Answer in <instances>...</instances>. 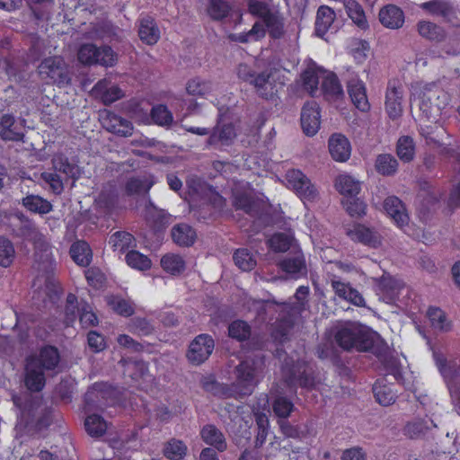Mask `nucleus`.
Instances as JSON below:
<instances>
[{
	"mask_svg": "<svg viewBox=\"0 0 460 460\" xmlns=\"http://www.w3.org/2000/svg\"><path fill=\"white\" fill-rule=\"evenodd\" d=\"M334 339L344 350L370 351L381 361L386 358L387 347L377 333L358 323L348 322L338 327Z\"/></svg>",
	"mask_w": 460,
	"mask_h": 460,
	"instance_id": "obj_1",
	"label": "nucleus"
},
{
	"mask_svg": "<svg viewBox=\"0 0 460 460\" xmlns=\"http://www.w3.org/2000/svg\"><path fill=\"white\" fill-rule=\"evenodd\" d=\"M267 31L270 37L274 40H279L285 36L286 29L284 17L278 10H275L263 22H255L252 29L248 31L242 33H232L228 36V39L231 41L240 43L258 41L266 36Z\"/></svg>",
	"mask_w": 460,
	"mask_h": 460,
	"instance_id": "obj_2",
	"label": "nucleus"
},
{
	"mask_svg": "<svg viewBox=\"0 0 460 460\" xmlns=\"http://www.w3.org/2000/svg\"><path fill=\"white\" fill-rule=\"evenodd\" d=\"M414 101H418L420 120L433 122L437 121L441 110L447 104L448 95L441 88L429 85Z\"/></svg>",
	"mask_w": 460,
	"mask_h": 460,
	"instance_id": "obj_3",
	"label": "nucleus"
},
{
	"mask_svg": "<svg viewBox=\"0 0 460 460\" xmlns=\"http://www.w3.org/2000/svg\"><path fill=\"white\" fill-rule=\"evenodd\" d=\"M40 77L49 84L64 87L71 83V75L64 58L60 56L44 58L38 66Z\"/></svg>",
	"mask_w": 460,
	"mask_h": 460,
	"instance_id": "obj_4",
	"label": "nucleus"
},
{
	"mask_svg": "<svg viewBox=\"0 0 460 460\" xmlns=\"http://www.w3.org/2000/svg\"><path fill=\"white\" fill-rule=\"evenodd\" d=\"M50 424V413L39 403H30L22 411L17 427L33 434Z\"/></svg>",
	"mask_w": 460,
	"mask_h": 460,
	"instance_id": "obj_5",
	"label": "nucleus"
},
{
	"mask_svg": "<svg viewBox=\"0 0 460 460\" xmlns=\"http://www.w3.org/2000/svg\"><path fill=\"white\" fill-rule=\"evenodd\" d=\"M78 60L84 65H101L103 66H113L116 65L117 54L109 46L97 48L93 44H84L80 47L77 54Z\"/></svg>",
	"mask_w": 460,
	"mask_h": 460,
	"instance_id": "obj_6",
	"label": "nucleus"
},
{
	"mask_svg": "<svg viewBox=\"0 0 460 460\" xmlns=\"http://www.w3.org/2000/svg\"><path fill=\"white\" fill-rule=\"evenodd\" d=\"M235 382L231 385L230 396L244 397L252 393L257 381L255 380V368L253 362L250 360L242 361L235 367Z\"/></svg>",
	"mask_w": 460,
	"mask_h": 460,
	"instance_id": "obj_7",
	"label": "nucleus"
},
{
	"mask_svg": "<svg viewBox=\"0 0 460 460\" xmlns=\"http://www.w3.org/2000/svg\"><path fill=\"white\" fill-rule=\"evenodd\" d=\"M256 93L265 100H272L279 90L284 85L280 72L276 68H269L257 74L252 84Z\"/></svg>",
	"mask_w": 460,
	"mask_h": 460,
	"instance_id": "obj_8",
	"label": "nucleus"
},
{
	"mask_svg": "<svg viewBox=\"0 0 460 460\" xmlns=\"http://www.w3.org/2000/svg\"><path fill=\"white\" fill-rule=\"evenodd\" d=\"M19 218L21 219V226L19 229L21 234L24 237L34 239L36 256L43 261H49L51 257L49 243L45 241L43 235L38 231L34 222L22 214Z\"/></svg>",
	"mask_w": 460,
	"mask_h": 460,
	"instance_id": "obj_9",
	"label": "nucleus"
},
{
	"mask_svg": "<svg viewBox=\"0 0 460 460\" xmlns=\"http://www.w3.org/2000/svg\"><path fill=\"white\" fill-rule=\"evenodd\" d=\"M215 347L214 340L208 334L198 335L190 344L186 357L193 365H200L211 355Z\"/></svg>",
	"mask_w": 460,
	"mask_h": 460,
	"instance_id": "obj_10",
	"label": "nucleus"
},
{
	"mask_svg": "<svg viewBox=\"0 0 460 460\" xmlns=\"http://www.w3.org/2000/svg\"><path fill=\"white\" fill-rule=\"evenodd\" d=\"M286 179L288 187L292 188L303 200L312 201L317 197L315 187L301 171H288Z\"/></svg>",
	"mask_w": 460,
	"mask_h": 460,
	"instance_id": "obj_11",
	"label": "nucleus"
},
{
	"mask_svg": "<svg viewBox=\"0 0 460 460\" xmlns=\"http://www.w3.org/2000/svg\"><path fill=\"white\" fill-rule=\"evenodd\" d=\"M283 379L291 388L297 385L309 388L314 385L313 374L304 363H296L291 367L287 365L283 368Z\"/></svg>",
	"mask_w": 460,
	"mask_h": 460,
	"instance_id": "obj_12",
	"label": "nucleus"
},
{
	"mask_svg": "<svg viewBox=\"0 0 460 460\" xmlns=\"http://www.w3.org/2000/svg\"><path fill=\"white\" fill-rule=\"evenodd\" d=\"M377 287V295L387 304L394 303L399 296L403 284L384 272L380 278H372Z\"/></svg>",
	"mask_w": 460,
	"mask_h": 460,
	"instance_id": "obj_13",
	"label": "nucleus"
},
{
	"mask_svg": "<svg viewBox=\"0 0 460 460\" xmlns=\"http://www.w3.org/2000/svg\"><path fill=\"white\" fill-rule=\"evenodd\" d=\"M402 93L401 85H397L395 82L388 83L385 108L388 117L393 120L399 119L402 114Z\"/></svg>",
	"mask_w": 460,
	"mask_h": 460,
	"instance_id": "obj_14",
	"label": "nucleus"
},
{
	"mask_svg": "<svg viewBox=\"0 0 460 460\" xmlns=\"http://www.w3.org/2000/svg\"><path fill=\"white\" fill-rule=\"evenodd\" d=\"M301 127L309 137L314 136L320 128V108L316 102H308L302 108Z\"/></svg>",
	"mask_w": 460,
	"mask_h": 460,
	"instance_id": "obj_15",
	"label": "nucleus"
},
{
	"mask_svg": "<svg viewBox=\"0 0 460 460\" xmlns=\"http://www.w3.org/2000/svg\"><path fill=\"white\" fill-rule=\"evenodd\" d=\"M101 123L107 131L121 137H130L133 133L131 121L111 111L101 115Z\"/></svg>",
	"mask_w": 460,
	"mask_h": 460,
	"instance_id": "obj_16",
	"label": "nucleus"
},
{
	"mask_svg": "<svg viewBox=\"0 0 460 460\" xmlns=\"http://www.w3.org/2000/svg\"><path fill=\"white\" fill-rule=\"evenodd\" d=\"M0 137L4 141L24 142L22 124L18 123L14 116L3 114L0 117Z\"/></svg>",
	"mask_w": 460,
	"mask_h": 460,
	"instance_id": "obj_17",
	"label": "nucleus"
},
{
	"mask_svg": "<svg viewBox=\"0 0 460 460\" xmlns=\"http://www.w3.org/2000/svg\"><path fill=\"white\" fill-rule=\"evenodd\" d=\"M25 385L31 392H40L45 386L44 370L35 359H27L25 366Z\"/></svg>",
	"mask_w": 460,
	"mask_h": 460,
	"instance_id": "obj_18",
	"label": "nucleus"
},
{
	"mask_svg": "<svg viewBox=\"0 0 460 460\" xmlns=\"http://www.w3.org/2000/svg\"><path fill=\"white\" fill-rule=\"evenodd\" d=\"M347 87L348 93L355 107L364 112L369 111L370 104L367 96L365 84L358 78H351L348 82Z\"/></svg>",
	"mask_w": 460,
	"mask_h": 460,
	"instance_id": "obj_19",
	"label": "nucleus"
},
{
	"mask_svg": "<svg viewBox=\"0 0 460 460\" xmlns=\"http://www.w3.org/2000/svg\"><path fill=\"white\" fill-rule=\"evenodd\" d=\"M378 18L382 25L392 30L400 29L404 23L402 10L394 4H387L382 7Z\"/></svg>",
	"mask_w": 460,
	"mask_h": 460,
	"instance_id": "obj_20",
	"label": "nucleus"
},
{
	"mask_svg": "<svg viewBox=\"0 0 460 460\" xmlns=\"http://www.w3.org/2000/svg\"><path fill=\"white\" fill-rule=\"evenodd\" d=\"M331 285L334 293L340 298L346 300L356 306H366V301L363 296L356 288H352L349 283L332 279Z\"/></svg>",
	"mask_w": 460,
	"mask_h": 460,
	"instance_id": "obj_21",
	"label": "nucleus"
},
{
	"mask_svg": "<svg viewBox=\"0 0 460 460\" xmlns=\"http://www.w3.org/2000/svg\"><path fill=\"white\" fill-rule=\"evenodd\" d=\"M138 36L146 45H155L160 39V30L151 16H144L138 20Z\"/></svg>",
	"mask_w": 460,
	"mask_h": 460,
	"instance_id": "obj_22",
	"label": "nucleus"
},
{
	"mask_svg": "<svg viewBox=\"0 0 460 460\" xmlns=\"http://www.w3.org/2000/svg\"><path fill=\"white\" fill-rule=\"evenodd\" d=\"M384 209L399 226H403L409 222V216L401 199L395 196L387 197L384 201Z\"/></svg>",
	"mask_w": 460,
	"mask_h": 460,
	"instance_id": "obj_23",
	"label": "nucleus"
},
{
	"mask_svg": "<svg viewBox=\"0 0 460 460\" xmlns=\"http://www.w3.org/2000/svg\"><path fill=\"white\" fill-rule=\"evenodd\" d=\"M420 8L431 15L440 16L446 21H452L456 17V10L447 0H431L422 3Z\"/></svg>",
	"mask_w": 460,
	"mask_h": 460,
	"instance_id": "obj_24",
	"label": "nucleus"
},
{
	"mask_svg": "<svg viewBox=\"0 0 460 460\" xmlns=\"http://www.w3.org/2000/svg\"><path fill=\"white\" fill-rule=\"evenodd\" d=\"M329 151L334 160L345 162L350 156L349 141L341 134H333L329 139Z\"/></svg>",
	"mask_w": 460,
	"mask_h": 460,
	"instance_id": "obj_25",
	"label": "nucleus"
},
{
	"mask_svg": "<svg viewBox=\"0 0 460 460\" xmlns=\"http://www.w3.org/2000/svg\"><path fill=\"white\" fill-rule=\"evenodd\" d=\"M146 219L150 226L159 231L168 226L172 216L164 209H160L149 199L146 205Z\"/></svg>",
	"mask_w": 460,
	"mask_h": 460,
	"instance_id": "obj_26",
	"label": "nucleus"
},
{
	"mask_svg": "<svg viewBox=\"0 0 460 460\" xmlns=\"http://www.w3.org/2000/svg\"><path fill=\"white\" fill-rule=\"evenodd\" d=\"M236 137L234 128L232 124L217 125L214 128L208 139L209 146H230Z\"/></svg>",
	"mask_w": 460,
	"mask_h": 460,
	"instance_id": "obj_27",
	"label": "nucleus"
},
{
	"mask_svg": "<svg viewBox=\"0 0 460 460\" xmlns=\"http://www.w3.org/2000/svg\"><path fill=\"white\" fill-rule=\"evenodd\" d=\"M233 206L236 210H243L251 217H257L260 214V202L245 192L234 193Z\"/></svg>",
	"mask_w": 460,
	"mask_h": 460,
	"instance_id": "obj_28",
	"label": "nucleus"
},
{
	"mask_svg": "<svg viewBox=\"0 0 460 460\" xmlns=\"http://www.w3.org/2000/svg\"><path fill=\"white\" fill-rule=\"evenodd\" d=\"M27 359H35L39 362V367L45 370H54L60 360L58 349L52 346L42 348L38 356H31Z\"/></svg>",
	"mask_w": 460,
	"mask_h": 460,
	"instance_id": "obj_29",
	"label": "nucleus"
},
{
	"mask_svg": "<svg viewBox=\"0 0 460 460\" xmlns=\"http://www.w3.org/2000/svg\"><path fill=\"white\" fill-rule=\"evenodd\" d=\"M172 238L179 246H191L197 237L196 231L187 224H178L172 228Z\"/></svg>",
	"mask_w": 460,
	"mask_h": 460,
	"instance_id": "obj_30",
	"label": "nucleus"
},
{
	"mask_svg": "<svg viewBox=\"0 0 460 460\" xmlns=\"http://www.w3.org/2000/svg\"><path fill=\"white\" fill-rule=\"evenodd\" d=\"M200 436L206 444L214 447L218 451L223 452L226 449L225 436L215 425H205L200 431Z\"/></svg>",
	"mask_w": 460,
	"mask_h": 460,
	"instance_id": "obj_31",
	"label": "nucleus"
},
{
	"mask_svg": "<svg viewBox=\"0 0 460 460\" xmlns=\"http://www.w3.org/2000/svg\"><path fill=\"white\" fill-rule=\"evenodd\" d=\"M321 90L327 100H338L344 95L342 86L337 75L333 73H329L324 76Z\"/></svg>",
	"mask_w": 460,
	"mask_h": 460,
	"instance_id": "obj_32",
	"label": "nucleus"
},
{
	"mask_svg": "<svg viewBox=\"0 0 460 460\" xmlns=\"http://www.w3.org/2000/svg\"><path fill=\"white\" fill-rule=\"evenodd\" d=\"M22 206L29 211L40 215L49 213L53 209L52 204L39 195L28 194L22 199Z\"/></svg>",
	"mask_w": 460,
	"mask_h": 460,
	"instance_id": "obj_33",
	"label": "nucleus"
},
{
	"mask_svg": "<svg viewBox=\"0 0 460 460\" xmlns=\"http://www.w3.org/2000/svg\"><path fill=\"white\" fill-rule=\"evenodd\" d=\"M279 265L283 271L295 279L306 273L305 259L301 254L286 258Z\"/></svg>",
	"mask_w": 460,
	"mask_h": 460,
	"instance_id": "obj_34",
	"label": "nucleus"
},
{
	"mask_svg": "<svg viewBox=\"0 0 460 460\" xmlns=\"http://www.w3.org/2000/svg\"><path fill=\"white\" fill-rule=\"evenodd\" d=\"M343 5L348 16L361 30L368 28V22L363 7L356 0H343Z\"/></svg>",
	"mask_w": 460,
	"mask_h": 460,
	"instance_id": "obj_35",
	"label": "nucleus"
},
{
	"mask_svg": "<svg viewBox=\"0 0 460 460\" xmlns=\"http://www.w3.org/2000/svg\"><path fill=\"white\" fill-rule=\"evenodd\" d=\"M155 181L151 176H139L129 178L126 183L125 190L128 195L145 194L154 185Z\"/></svg>",
	"mask_w": 460,
	"mask_h": 460,
	"instance_id": "obj_36",
	"label": "nucleus"
},
{
	"mask_svg": "<svg viewBox=\"0 0 460 460\" xmlns=\"http://www.w3.org/2000/svg\"><path fill=\"white\" fill-rule=\"evenodd\" d=\"M427 316L431 327L440 332H447L452 329V323L446 313L438 307H429Z\"/></svg>",
	"mask_w": 460,
	"mask_h": 460,
	"instance_id": "obj_37",
	"label": "nucleus"
},
{
	"mask_svg": "<svg viewBox=\"0 0 460 460\" xmlns=\"http://www.w3.org/2000/svg\"><path fill=\"white\" fill-rule=\"evenodd\" d=\"M420 35L429 40L442 41L446 39L445 30L434 22L429 21H420L417 24Z\"/></svg>",
	"mask_w": 460,
	"mask_h": 460,
	"instance_id": "obj_38",
	"label": "nucleus"
},
{
	"mask_svg": "<svg viewBox=\"0 0 460 460\" xmlns=\"http://www.w3.org/2000/svg\"><path fill=\"white\" fill-rule=\"evenodd\" d=\"M335 19L333 10L328 6L319 7L315 21V32L318 36H323Z\"/></svg>",
	"mask_w": 460,
	"mask_h": 460,
	"instance_id": "obj_39",
	"label": "nucleus"
},
{
	"mask_svg": "<svg viewBox=\"0 0 460 460\" xmlns=\"http://www.w3.org/2000/svg\"><path fill=\"white\" fill-rule=\"evenodd\" d=\"M373 392L376 402L383 406H389L395 402L396 394L391 386L384 383L383 379L375 383Z\"/></svg>",
	"mask_w": 460,
	"mask_h": 460,
	"instance_id": "obj_40",
	"label": "nucleus"
},
{
	"mask_svg": "<svg viewBox=\"0 0 460 460\" xmlns=\"http://www.w3.org/2000/svg\"><path fill=\"white\" fill-rule=\"evenodd\" d=\"M70 254L74 261L83 267H86L91 263L92 252L85 242H76L70 248Z\"/></svg>",
	"mask_w": 460,
	"mask_h": 460,
	"instance_id": "obj_41",
	"label": "nucleus"
},
{
	"mask_svg": "<svg viewBox=\"0 0 460 460\" xmlns=\"http://www.w3.org/2000/svg\"><path fill=\"white\" fill-rule=\"evenodd\" d=\"M429 429L430 426L428 420L417 419L407 422L403 427L402 432L403 435L410 439H420L422 438Z\"/></svg>",
	"mask_w": 460,
	"mask_h": 460,
	"instance_id": "obj_42",
	"label": "nucleus"
},
{
	"mask_svg": "<svg viewBox=\"0 0 460 460\" xmlns=\"http://www.w3.org/2000/svg\"><path fill=\"white\" fill-rule=\"evenodd\" d=\"M349 234L352 239L358 240L371 247H376L380 244L379 235L364 226L359 225L355 226Z\"/></svg>",
	"mask_w": 460,
	"mask_h": 460,
	"instance_id": "obj_43",
	"label": "nucleus"
},
{
	"mask_svg": "<svg viewBox=\"0 0 460 460\" xmlns=\"http://www.w3.org/2000/svg\"><path fill=\"white\" fill-rule=\"evenodd\" d=\"M231 11L232 7L226 0H208L207 13L214 21H222Z\"/></svg>",
	"mask_w": 460,
	"mask_h": 460,
	"instance_id": "obj_44",
	"label": "nucleus"
},
{
	"mask_svg": "<svg viewBox=\"0 0 460 460\" xmlns=\"http://www.w3.org/2000/svg\"><path fill=\"white\" fill-rule=\"evenodd\" d=\"M337 190L345 196L354 197L360 191V183L350 175H340L336 180Z\"/></svg>",
	"mask_w": 460,
	"mask_h": 460,
	"instance_id": "obj_45",
	"label": "nucleus"
},
{
	"mask_svg": "<svg viewBox=\"0 0 460 460\" xmlns=\"http://www.w3.org/2000/svg\"><path fill=\"white\" fill-rule=\"evenodd\" d=\"M164 456L171 460H181L187 454V446L179 439L172 438L163 447Z\"/></svg>",
	"mask_w": 460,
	"mask_h": 460,
	"instance_id": "obj_46",
	"label": "nucleus"
},
{
	"mask_svg": "<svg viewBox=\"0 0 460 460\" xmlns=\"http://www.w3.org/2000/svg\"><path fill=\"white\" fill-rule=\"evenodd\" d=\"M375 167L380 174L390 176L397 172L398 162L392 155L382 154L377 155Z\"/></svg>",
	"mask_w": 460,
	"mask_h": 460,
	"instance_id": "obj_47",
	"label": "nucleus"
},
{
	"mask_svg": "<svg viewBox=\"0 0 460 460\" xmlns=\"http://www.w3.org/2000/svg\"><path fill=\"white\" fill-rule=\"evenodd\" d=\"M161 266L166 272L172 275H176L184 270L185 262L180 255L167 253L162 257Z\"/></svg>",
	"mask_w": 460,
	"mask_h": 460,
	"instance_id": "obj_48",
	"label": "nucleus"
},
{
	"mask_svg": "<svg viewBox=\"0 0 460 460\" xmlns=\"http://www.w3.org/2000/svg\"><path fill=\"white\" fill-rule=\"evenodd\" d=\"M111 385L107 383L100 382L93 384L84 394L85 404L90 406L100 400L104 399L110 394Z\"/></svg>",
	"mask_w": 460,
	"mask_h": 460,
	"instance_id": "obj_49",
	"label": "nucleus"
},
{
	"mask_svg": "<svg viewBox=\"0 0 460 460\" xmlns=\"http://www.w3.org/2000/svg\"><path fill=\"white\" fill-rule=\"evenodd\" d=\"M134 242L135 238L131 234L125 231H118L111 235L109 243L114 251L122 253L132 246Z\"/></svg>",
	"mask_w": 460,
	"mask_h": 460,
	"instance_id": "obj_50",
	"label": "nucleus"
},
{
	"mask_svg": "<svg viewBox=\"0 0 460 460\" xmlns=\"http://www.w3.org/2000/svg\"><path fill=\"white\" fill-rule=\"evenodd\" d=\"M396 153L404 163L411 161L415 155L414 141L411 137H401L397 141Z\"/></svg>",
	"mask_w": 460,
	"mask_h": 460,
	"instance_id": "obj_51",
	"label": "nucleus"
},
{
	"mask_svg": "<svg viewBox=\"0 0 460 460\" xmlns=\"http://www.w3.org/2000/svg\"><path fill=\"white\" fill-rule=\"evenodd\" d=\"M84 427L91 437L98 438L105 433L107 423L100 415L93 414L85 419Z\"/></svg>",
	"mask_w": 460,
	"mask_h": 460,
	"instance_id": "obj_52",
	"label": "nucleus"
},
{
	"mask_svg": "<svg viewBox=\"0 0 460 460\" xmlns=\"http://www.w3.org/2000/svg\"><path fill=\"white\" fill-rule=\"evenodd\" d=\"M108 305L113 311L124 317L131 316L135 313L133 302L121 296H115L110 297Z\"/></svg>",
	"mask_w": 460,
	"mask_h": 460,
	"instance_id": "obj_53",
	"label": "nucleus"
},
{
	"mask_svg": "<svg viewBox=\"0 0 460 460\" xmlns=\"http://www.w3.org/2000/svg\"><path fill=\"white\" fill-rule=\"evenodd\" d=\"M52 164L56 172L65 174L67 178H78L79 172L77 166L70 164L66 157L63 155H56L52 159Z\"/></svg>",
	"mask_w": 460,
	"mask_h": 460,
	"instance_id": "obj_54",
	"label": "nucleus"
},
{
	"mask_svg": "<svg viewBox=\"0 0 460 460\" xmlns=\"http://www.w3.org/2000/svg\"><path fill=\"white\" fill-rule=\"evenodd\" d=\"M247 11L251 15L263 22L275 10L266 2L261 0H247Z\"/></svg>",
	"mask_w": 460,
	"mask_h": 460,
	"instance_id": "obj_55",
	"label": "nucleus"
},
{
	"mask_svg": "<svg viewBox=\"0 0 460 460\" xmlns=\"http://www.w3.org/2000/svg\"><path fill=\"white\" fill-rule=\"evenodd\" d=\"M235 265L243 271H250L256 266V260L248 249L235 251L233 256Z\"/></svg>",
	"mask_w": 460,
	"mask_h": 460,
	"instance_id": "obj_56",
	"label": "nucleus"
},
{
	"mask_svg": "<svg viewBox=\"0 0 460 460\" xmlns=\"http://www.w3.org/2000/svg\"><path fill=\"white\" fill-rule=\"evenodd\" d=\"M128 330L140 336H148L153 333V324L145 317H134L128 323Z\"/></svg>",
	"mask_w": 460,
	"mask_h": 460,
	"instance_id": "obj_57",
	"label": "nucleus"
},
{
	"mask_svg": "<svg viewBox=\"0 0 460 460\" xmlns=\"http://www.w3.org/2000/svg\"><path fill=\"white\" fill-rule=\"evenodd\" d=\"M251 332V326L242 320H235L228 326L229 336L240 341L248 340Z\"/></svg>",
	"mask_w": 460,
	"mask_h": 460,
	"instance_id": "obj_58",
	"label": "nucleus"
},
{
	"mask_svg": "<svg viewBox=\"0 0 460 460\" xmlns=\"http://www.w3.org/2000/svg\"><path fill=\"white\" fill-rule=\"evenodd\" d=\"M128 265L138 270H146L151 268V260L137 251L132 250L126 254Z\"/></svg>",
	"mask_w": 460,
	"mask_h": 460,
	"instance_id": "obj_59",
	"label": "nucleus"
},
{
	"mask_svg": "<svg viewBox=\"0 0 460 460\" xmlns=\"http://www.w3.org/2000/svg\"><path fill=\"white\" fill-rule=\"evenodd\" d=\"M272 409L279 420L288 419L294 411V403L285 396H277L273 402Z\"/></svg>",
	"mask_w": 460,
	"mask_h": 460,
	"instance_id": "obj_60",
	"label": "nucleus"
},
{
	"mask_svg": "<svg viewBox=\"0 0 460 460\" xmlns=\"http://www.w3.org/2000/svg\"><path fill=\"white\" fill-rule=\"evenodd\" d=\"M151 118L155 124L160 126H170L173 121L172 112L163 104L152 108Z\"/></svg>",
	"mask_w": 460,
	"mask_h": 460,
	"instance_id": "obj_61",
	"label": "nucleus"
},
{
	"mask_svg": "<svg viewBox=\"0 0 460 460\" xmlns=\"http://www.w3.org/2000/svg\"><path fill=\"white\" fill-rule=\"evenodd\" d=\"M292 238L284 233L274 234L269 240L268 244L276 252H285L291 245Z\"/></svg>",
	"mask_w": 460,
	"mask_h": 460,
	"instance_id": "obj_62",
	"label": "nucleus"
},
{
	"mask_svg": "<svg viewBox=\"0 0 460 460\" xmlns=\"http://www.w3.org/2000/svg\"><path fill=\"white\" fill-rule=\"evenodd\" d=\"M15 251L12 242L4 237H0V266L8 267L12 264Z\"/></svg>",
	"mask_w": 460,
	"mask_h": 460,
	"instance_id": "obj_63",
	"label": "nucleus"
},
{
	"mask_svg": "<svg viewBox=\"0 0 460 460\" xmlns=\"http://www.w3.org/2000/svg\"><path fill=\"white\" fill-rule=\"evenodd\" d=\"M186 90L191 95L204 96L211 92L212 84L210 82L194 78L188 82Z\"/></svg>",
	"mask_w": 460,
	"mask_h": 460,
	"instance_id": "obj_64",
	"label": "nucleus"
}]
</instances>
